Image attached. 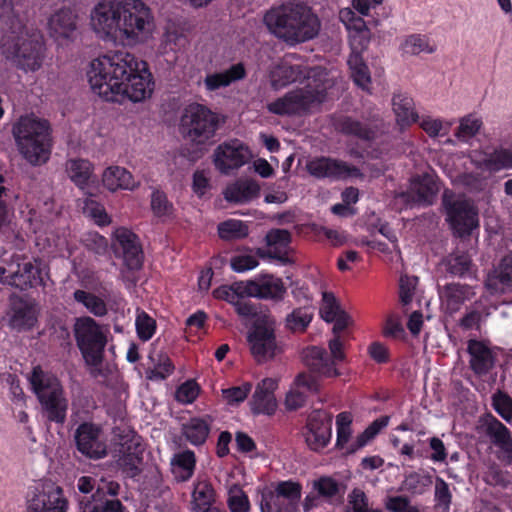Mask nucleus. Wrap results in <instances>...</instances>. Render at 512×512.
<instances>
[{
  "instance_id": "nucleus-1",
  "label": "nucleus",
  "mask_w": 512,
  "mask_h": 512,
  "mask_svg": "<svg viewBox=\"0 0 512 512\" xmlns=\"http://www.w3.org/2000/svg\"><path fill=\"white\" fill-rule=\"evenodd\" d=\"M91 89L106 101L140 102L149 98L154 83L144 61L128 52L103 55L91 61L87 71Z\"/></svg>"
},
{
  "instance_id": "nucleus-2",
  "label": "nucleus",
  "mask_w": 512,
  "mask_h": 512,
  "mask_svg": "<svg viewBox=\"0 0 512 512\" xmlns=\"http://www.w3.org/2000/svg\"><path fill=\"white\" fill-rule=\"evenodd\" d=\"M91 25L96 33L127 46L145 43L155 28L143 0H102L91 11Z\"/></svg>"
},
{
  "instance_id": "nucleus-3",
  "label": "nucleus",
  "mask_w": 512,
  "mask_h": 512,
  "mask_svg": "<svg viewBox=\"0 0 512 512\" xmlns=\"http://www.w3.org/2000/svg\"><path fill=\"white\" fill-rule=\"evenodd\" d=\"M263 21L270 33L292 46L314 39L321 30L319 17L300 3L274 6L265 13Z\"/></svg>"
},
{
  "instance_id": "nucleus-4",
  "label": "nucleus",
  "mask_w": 512,
  "mask_h": 512,
  "mask_svg": "<svg viewBox=\"0 0 512 512\" xmlns=\"http://www.w3.org/2000/svg\"><path fill=\"white\" fill-rule=\"evenodd\" d=\"M21 156L32 166L45 164L51 155L53 140L47 120L33 114L22 116L12 127Z\"/></svg>"
},
{
  "instance_id": "nucleus-5",
  "label": "nucleus",
  "mask_w": 512,
  "mask_h": 512,
  "mask_svg": "<svg viewBox=\"0 0 512 512\" xmlns=\"http://www.w3.org/2000/svg\"><path fill=\"white\" fill-rule=\"evenodd\" d=\"M1 40L2 53L16 68L24 72L40 69L44 57V42L40 32L22 25H8Z\"/></svg>"
},
{
  "instance_id": "nucleus-6",
  "label": "nucleus",
  "mask_w": 512,
  "mask_h": 512,
  "mask_svg": "<svg viewBox=\"0 0 512 512\" xmlns=\"http://www.w3.org/2000/svg\"><path fill=\"white\" fill-rule=\"evenodd\" d=\"M303 88L292 90L283 97L269 103L267 109L276 115H294L306 112L322 103L335 85V78L324 70L308 76Z\"/></svg>"
},
{
  "instance_id": "nucleus-7",
  "label": "nucleus",
  "mask_w": 512,
  "mask_h": 512,
  "mask_svg": "<svg viewBox=\"0 0 512 512\" xmlns=\"http://www.w3.org/2000/svg\"><path fill=\"white\" fill-rule=\"evenodd\" d=\"M33 393L47 422L63 425L67 418L69 401L59 378L41 366H35L28 376Z\"/></svg>"
},
{
  "instance_id": "nucleus-8",
  "label": "nucleus",
  "mask_w": 512,
  "mask_h": 512,
  "mask_svg": "<svg viewBox=\"0 0 512 512\" xmlns=\"http://www.w3.org/2000/svg\"><path fill=\"white\" fill-rule=\"evenodd\" d=\"M224 122L220 116L207 106L192 103L188 105L180 119V131L183 137L196 145H205L213 139Z\"/></svg>"
},
{
  "instance_id": "nucleus-9",
  "label": "nucleus",
  "mask_w": 512,
  "mask_h": 512,
  "mask_svg": "<svg viewBox=\"0 0 512 512\" xmlns=\"http://www.w3.org/2000/svg\"><path fill=\"white\" fill-rule=\"evenodd\" d=\"M73 333L85 362L91 366L100 365L107 344L108 327L90 316H81L75 319Z\"/></svg>"
},
{
  "instance_id": "nucleus-10",
  "label": "nucleus",
  "mask_w": 512,
  "mask_h": 512,
  "mask_svg": "<svg viewBox=\"0 0 512 512\" xmlns=\"http://www.w3.org/2000/svg\"><path fill=\"white\" fill-rule=\"evenodd\" d=\"M276 320L271 315L257 317L247 340L251 354L258 363L273 359L279 352L275 337Z\"/></svg>"
},
{
  "instance_id": "nucleus-11",
  "label": "nucleus",
  "mask_w": 512,
  "mask_h": 512,
  "mask_svg": "<svg viewBox=\"0 0 512 512\" xmlns=\"http://www.w3.org/2000/svg\"><path fill=\"white\" fill-rule=\"evenodd\" d=\"M251 158V150L239 139L225 141L219 144L213 152V163L222 174H229L231 171L239 169Z\"/></svg>"
},
{
  "instance_id": "nucleus-12",
  "label": "nucleus",
  "mask_w": 512,
  "mask_h": 512,
  "mask_svg": "<svg viewBox=\"0 0 512 512\" xmlns=\"http://www.w3.org/2000/svg\"><path fill=\"white\" fill-rule=\"evenodd\" d=\"M301 498V486L291 481L281 482L274 492L263 495L261 512H296Z\"/></svg>"
},
{
  "instance_id": "nucleus-13",
  "label": "nucleus",
  "mask_w": 512,
  "mask_h": 512,
  "mask_svg": "<svg viewBox=\"0 0 512 512\" xmlns=\"http://www.w3.org/2000/svg\"><path fill=\"white\" fill-rule=\"evenodd\" d=\"M448 221L459 236L468 235L478 225L477 212L465 199H451L447 192L443 195Z\"/></svg>"
},
{
  "instance_id": "nucleus-14",
  "label": "nucleus",
  "mask_w": 512,
  "mask_h": 512,
  "mask_svg": "<svg viewBox=\"0 0 512 512\" xmlns=\"http://www.w3.org/2000/svg\"><path fill=\"white\" fill-rule=\"evenodd\" d=\"M68 501L63 489L53 482H45L27 500V512H66Z\"/></svg>"
},
{
  "instance_id": "nucleus-15",
  "label": "nucleus",
  "mask_w": 512,
  "mask_h": 512,
  "mask_svg": "<svg viewBox=\"0 0 512 512\" xmlns=\"http://www.w3.org/2000/svg\"><path fill=\"white\" fill-rule=\"evenodd\" d=\"M120 485L115 481H102L92 495L93 501L85 496L79 500L81 512H123L124 507L118 499H107L106 496H117Z\"/></svg>"
},
{
  "instance_id": "nucleus-16",
  "label": "nucleus",
  "mask_w": 512,
  "mask_h": 512,
  "mask_svg": "<svg viewBox=\"0 0 512 512\" xmlns=\"http://www.w3.org/2000/svg\"><path fill=\"white\" fill-rule=\"evenodd\" d=\"M119 458L117 465L128 477H136L141 473L143 446L141 438L135 432L121 436L119 442Z\"/></svg>"
},
{
  "instance_id": "nucleus-17",
  "label": "nucleus",
  "mask_w": 512,
  "mask_h": 512,
  "mask_svg": "<svg viewBox=\"0 0 512 512\" xmlns=\"http://www.w3.org/2000/svg\"><path fill=\"white\" fill-rule=\"evenodd\" d=\"M75 441L80 453L90 459H101L107 455V445L102 430L93 423H82L75 431Z\"/></svg>"
},
{
  "instance_id": "nucleus-18",
  "label": "nucleus",
  "mask_w": 512,
  "mask_h": 512,
  "mask_svg": "<svg viewBox=\"0 0 512 512\" xmlns=\"http://www.w3.org/2000/svg\"><path fill=\"white\" fill-rule=\"evenodd\" d=\"M113 247L117 255H121L125 266L130 270H138L143 264V251L136 234L127 228L120 227L114 232Z\"/></svg>"
},
{
  "instance_id": "nucleus-19",
  "label": "nucleus",
  "mask_w": 512,
  "mask_h": 512,
  "mask_svg": "<svg viewBox=\"0 0 512 512\" xmlns=\"http://www.w3.org/2000/svg\"><path fill=\"white\" fill-rule=\"evenodd\" d=\"M332 414L325 410L313 411L307 423L305 441L313 451H319L327 446L332 435Z\"/></svg>"
},
{
  "instance_id": "nucleus-20",
  "label": "nucleus",
  "mask_w": 512,
  "mask_h": 512,
  "mask_svg": "<svg viewBox=\"0 0 512 512\" xmlns=\"http://www.w3.org/2000/svg\"><path fill=\"white\" fill-rule=\"evenodd\" d=\"M78 30V15L70 8L55 11L48 19V31L57 42L75 39Z\"/></svg>"
},
{
  "instance_id": "nucleus-21",
  "label": "nucleus",
  "mask_w": 512,
  "mask_h": 512,
  "mask_svg": "<svg viewBox=\"0 0 512 512\" xmlns=\"http://www.w3.org/2000/svg\"><path fill=\"white\" fill-rule=\"evenodd\" d=\"M481 431L504 453V460L512 465V437L509 429L496 417L488 415L482 420Z\"/></svg>"
},
{
  "instance_id": "nucleus-22",
  "label": "nucleus",
  "mask_w": 512,
  "mask_h": 512,
  "mask_svg": "<svg viewBox=\"0 0 512 512\" xmlns=\"http://www.w3.org/2000/svg\"><path fill=\"white\" fill-rule=\"evenodd\" d=\"M307 169L311 175L318 178L345 179L359 174L357 168L351 167L343 161L326 157L315 158L309 161Z\"/></svg>"
},
{
  "instance_id": "nucleus-23",
  "label": "nucleus",
  "mask_w": 512,
  "mask_h": 512,
  "mask_svg": "<svg viewBox=\"0 0 512 512\" xmlns=\"http://www.w3.org/2000/svg\"><path fill=\"white\" fill-rule=\"evenodd\" d=\"M469 367L478 377L487 375L495 366L496 355L484 342L471 339L467 342Z\"/></svg>"
},
{
  "instance_id": "nucleus-24",
  "label": "nucleus",
  "mask_w": 512,
  "mask_h": 512,
  "mask_svg": "<svg viewBox=\"0 0 512 512\" xmlns=\"http://www.w3.org/2000/svg\"><path fill=\"white\" fill-rule=\"evenodd\" d=\"M278 387V381L273 378H265L260 381L250 400V407L254 414L273 415L277 409V400L274 395Z\"/></svg>"
},
{
  "instance_id": "nucleus-25",
  "label": "nucleus",
  "mask_w": 512,
  "mask_h": 512,
  "mask_svg": "<svg viewBox=\"0 0 512 512\" xmlns=\"http://www.w3.org/2000/svg\"><path fill=\"white\" fill-rule=\"evenodd\" d=\"M439 191L438 184L434 177L429 174L415 177L410 184L409 190L403 194L408 201L419 205H431Z\"/></svg>"
},
{
  "instance_id": "nucleus-26",
  "label": "nucleus",
  "mask_w": 512,
  "mask_h": 512,
  "mask_svg": "<svg viewBox=\"0 0 512 512\" xmlns=\"http://www.w3.org/2000/svg\"><path fill=\"white\" fill-rule=\"evenodd\" d=\"M476 295L474 288L467 284H446L440 291L441 305L446 312H458L462 305Z\"/></svg>"
},
{
  "instance_id": "nucleus-27",
  "label": "nucleus",
  "mask_w": 512,
  "mask_h": 512,
  "mask_svg": "<svg viewBox=\"0 0 512 512\" xmlns=\"http://www.w3.org/2000/svg\"><path fill=\"white\" fill-rule=\"evenodd\" d=\"M302 360L313 372L325 377L339 376V371L333 367L326 350L318 346H310L303 350Z\"/></svg>"
},
{
  "instance_id": "nucleus-28",
  "label": "nucleus",
  "mask_w": 512,
  "mask_h": 512,
  "mask_svg": "<svg viewBox=\"0 0 512 512\" xmlns=\"http://www.w3.org/2000/svg\"><path fill=\"white\" fill-rule=\"evenodd\" d=\"M485 287L491 293L502 292L503 288H512V252L504 256L498 266L488 273Z\"/></svg>"
},
{
  "instance_id": "nucleus-29",
  "label": "nucleus",
  "mask_w": 512,
  "mask_h": 512,
  "mask_svg": "<svg viewBox=\"0 0 512 512\" xmlns=\"http://www.w3.org/2000/svg\"><path fill=\"white\" fill-rule=\"evenodd\" d=\"M216 501V492L211 482L202 476H198L194 483L191 495L190 508L192 512H203L213 506Z\"/></svg>"
},
{
  "instance_id": "nucleus-30",
  "label": "nucleus",
  "mask_w": 512,
  "mask_h": 512,
  "mask_svg": "<svg viewBox=\"0 0 512 512\" xmlns=\"http://www.w3.org/2000/svg\"><path fill=\"white\" fill-rule=\"evenodd\" d=\"M260 186L251 179H238L224 190V198L228 202L243 204L258 197Z\"/></svg>"
},
{
  "instance_id": "nucleus-31",
  "label": "nucleus",
  "mask_w": 512,
  "mask_h": 512,
  "mask_svg": "<svg viewBox=\"0 0 512 512\" xmlns=\"http://www.w3.org/2000/svg\"><path fill=\"white\" fill-rule=\"evenodd\" d=\"M474 163L478 168L490 173L509 169L512 168V151L495 149L492 152L479 153L478 157L474 159Z\"/></svg>"
},
{
  "instance_id": "nucleus-32",
  "label": "nucleus",
  "mask_w": 512,
  "mask_h": 512,
  "mask_svg": "<svg viewBox=\"0 0 512 512\" xmlns=\"http://www.w3.org/2000/svg\"><path fill=\"white\" fill-rule=\"evenodd\" d=\"M7 282L21 290L41 284L40 269L32 262L19 263L17 269L6 277Z\"/></svg>"
},
{
  "instance_id": "nucleus-33",
  "label": "nucleus",
  "mask_w": 512,
  "mask_h": 512,
  "mask_svg": "<svg viewBox=\"0 0 512 512\" xmlns=\"http://www.w3.org/2000/svg\"><path fill=\"white\" fill-rule=\"evenodd\" d=\"M187 44L188 38L183 27L170 23L166 26L165 32L162 35L159 50L164 55L173 53L175 57V54L184 49Z\"/></svg>"
},
{
  "instance_id": "nucleus-34",
  "label": "nucleus",
  "mask_w": 512,
  "mask_h": 512,
  "mask_svg": "<svg viewBox=\"0 0 512 512\" xmlns=\"http://www.w3.org/2000/svg\"><path fill=\"white\" fill-rule=\"evenodd\" d=\"M244 77L245 68L243 64L237 63L223 72L208 74L204 79V86L207 91L212 92L220 88L227 87L232 82L240 80Z\"/></svg>"
},
{
  "instance_id": "nucleus-35",
  "label": "nucleus",
  "mask_w": 512,
  "mask_h": 512,
  "mask_svg": "<svg viewBox=\"0 0 512 512\" xmlns=\"http://www.w3.org/2000/svg\"><path fill=\"white\" fill-rule=\"evenodd\" d=\"M397 124L406 127L418 120L413 99L405 93H395L392 98Z\"/></svg>"
},
{
  "instance_id": "nucleus-36",
  "label": "nucleus",
  "mask_w": 512,
  "mask_h": 512,
  "mask_svg": "<svg viewBox=\"0 0 512 512\" xmlns=\"http://www.w3.org/2000/svg\"><path fill=\"white\" fill-rule=\"evenodd\" d=\"M212 418L194 417L183 424L182 433L192 445L198 446L205 443L210 432Z\"/></svg>"
},
{
  "instance_id": "nucleus-37",
  "label": "nucleus",
  "mask_w": 512,
  "mask_h": 512,
  "mask_svg": "<svg viewBox=\"0 0 512 512\" xmlns=\"http://www.w3.org/2000/svg\"><path fill=\"white\" fill-rule=\"evenodd\" d=\"M195 466L196 457L191 450L175 453L171 459V471L178 482L189 480L194 473Z\"/></svg>"
},
{
  "instance_id": "nucleus-38",
  "label": "nucleus",
  "mask_w": 512,
  "mask_h": 512,
  "mask_svg": "<svg viewBox=\"0 0 512 512\" xmlns=\"http://www.w3.org/2000/svg\"><path fill=\"white\" fill-rule=\"evenodd\" d=\"M10 326L13 329L25 330L34 326L36 318L35 307L27 301L19 299L13 303Z\"/></svg>"
},
{
  "instance_id": "nucleus-39",
  "label": "nucleus",
  "mask_w": 512,
  "mask_h": 512,
  "mask_svg": "<svg viewBox=\"0 0 512 512\" xmlns=\"http://www.w3.org/2000/svg\"><path fill=\"white\" fill-rule=\"evenodd\" d=\"M104 186L110 191L132 189L135 186L132 174L122 167H109L103 173Z\"/></svg>"
},
{
  "instance_id": "nucleus-40",
  "label": "nucleus",
  "mask_w": 512,
  "mask_h": 512,
  "mask_svg": "<svg viewBox=\"0 0 512 512\" xmlns=\"http://www.w3.org/2000/svg\"><path fill=\"white\" fill-rule=\"evenodd\" d=\"M148 359L150 366L146 374L149 379H165L173 373L174 365L165 353L154 349L150 352Z\"/></svg>"
},
{
  "instance_id": "nucleus-41",
  "label": "nucleus",
  "mask_w": 512,
  "mask_h": 512,
  "mask_svg": "<svg viewBox=\"0 0 512 512\" xmlns=\"http://www.w3.org/2000/svg\"><path fill=\"white\" fill-rule=\"evenodd\" d=\"M301 74L300 66H292L287 63H281L274 66L270 71L271 86L275 89H281L288 84L298 80Z\"/></svg>"
},
{
  "instance_id": "nucleus-42",
  "label": "nucleus",
  "mask_w": 512,
  "mask_h": 512,
  "mask_svg": "<svg viewBox=\"0 0 512 512\" xmlns=\"http://www.w3.org/2000/svg\"><path fill=\"white\" fill-rule=\"evenodd\" d=\"M65 170L70 180L80 188H83L89 181L93 167L85 159H69L66 161Z\"/></svg>"
},
{
  "instance_id": "nucleus-43",
  "label": "nucleus",
  "mask_w": 512,
  "mask_h": 512,
  "mask_svg": "<svg viewBox=\"0 0 512 512\" xmlns=\"http://www.w3.org/2000/svg\"><path fill=\"white\" fill-rule=\"evenodd\" d=\"M73 298L96 317H103L108 313L106 302L93 293L78 289L73 293Z\"/></svg>"
},
{
  "instance_id": "nucleus-44",
  "label": "nucleus",
  "mask_w": 512,
  "mask_h": 512,
  "mask_svg": "<svg viewBox=\"0 0 512 512\" xmlns=\"http://www.w3.org/2000/svg\"><path fill=\"white\" fill-rule=\"evenodd\" d=\"M351 77L357 86L363 90H369L371 84L370 72L361 55L351 53L348 58Z\"/></svg>"
},
{
  "instance_id": "nucleus-45",
  "label": "nucleus",
  "mask_w": 512,
  "mask_h": 512,
  "mask_svg": "<svg viewBox=\"0 0 512 512\" xmlns=\"http://www.w3.org/2000/svg\"><path fill=\"white\" fill-rule=\"evenodd\" d=\"M400 48L409 55H418L422 52L432 54L436 51V46L430 42V39L421 34L407 36L401 43Z\"/></svg>"
},
{
  "instance_id": "nucleus-46",
  "label": "nucleus",
  "mask_w": 512,
  "mask_h": 512,
  "mask_svg": "<svg viewBox=\"0 0 512 512\" xmlns=\"http://www.w3.org/2000/svg\"><path fill=\"white\" fill-rule=\"evenodd\" d=\"M337 129L342 133L354 135L363 140H371L375 137L376 131L367 124L349 117L340 119L337 122Z\"/></svg>"
},
{
  "instance_id": "nucleus-47",
  "label": "nucleus",
  "mask_w": 512,
  "mask_h": 512,
  "mask_svg": "<svg viewBox=\"0 0 512 512\" xmlns=\"http://www.w3.org/2000/svg\"><path fill=\"white\" fill-rule=\"evenodd\" d=\"M259 298L281 300L286 293V288L280 278L273 275H265L259 279Z\"/></svg>"
},
{
  "instance_id": "nucleus-48",
  "label": "nucleus",
  "mask_w": 512,
  "mask_h": 512,
  "mask_svg": "<svg viewBox=\"0 0 512 512\" xmlns=\"http://www.w3.org/2000/svg\"><path fill=\"white\" fill-rule=\"evenodd\" d=\"M219 237L226 241L238 240L248 236V226L240 220H227L218 225Z\"/></svg>"
},
{
  "instance_id": "nucleus-49",
  "label": "nucleus",
  "mask_w": 512,
  "mask_h": 512,
  "mask_svg": "<svg viewBox=\"0 0 512 512\" xmlns=\"http://www.w3.org/2000/svg\"><path fill=\"white\" fill-rule=\"evenodd\" d=\"M446 271L455 277L471 274L472 261L467 254H452L445 260Z\"/></svg>"
},
{
  "instance_id": "nucleus-50",
  "label": "nucleus",
  "mask_w": 512,
  "mask_h": 512,
  "mask_svg": "<svg viewBox=\"0 0 512 512\" xmlns=\"http://www.w3.org/2000/svg\"><path fill=\"white\" fill-rule=\"evenodd\" d=\"M313 312L309 307L294 309L286 316V327L293 332H303L310 324Z\"/></svg>"
},
{
  "instance_id": "nucleus-51",
  "label": "nucleus",
  "mask_w": 512,
  "mask_h": 512,
  "mask_svg": "<svg viewBox=\"0 0 512 512\" xmlns=\"http://www.w3.org/2000/svg\"><path fill=\"white\" fill-rule=\"evenodd\" d=\"M227 505L231 512H249L250 503L239 485H233L228 491Z\"/></svg>"
},
{
  "instance_id": "nucleus-52",
  "label": "nucleus",
  "mask_w": 512,
  "mask_h": 512,
  "mask_svg": "<svg viewBox=\"0 0 512 512\" xmlns=\"http://www.w3.org/2000/svg\"><path fill=\"white\" fill-rule=\"evenodd\" d=\"M21 3V0H0V28L5 30V26L16 25L20 27V20L15 13V7Z\"/></svg>"
},
{
  "instance_id": "nucleus-53",
  "label": "nucleus",
  "mask_w": 512,
  "mask_h": 512,
  "mask_svg": "<svg viewBox=\"0 0 512 512\" xmlns=\"http://www.w3.org/2000/svg\"><path fill=\"white\" fill-rule=\"evenodd\" d=\"M492 406L506 422L512 424V398L507 393L499 390L493 394Z\"/></svg>"
},
{
  "instance_id": "nucleus-54",
  "label": "nucleus",
  "mask_w": 512,
  "mask_h": 512,
  "mask_svg": "<svg viewBox=\"0 0 512 512\" xmlns=\"http://www.w3.org/2000/svg\"><path fill=\"white\" fill-rule=\"evenodd\" d=\"M482 126L479 118L469 115L461 119L460 125L456 131V137L462 141H467L474 137Z\"/></svg>"
},
{
  "instance_id": "nucleus-55",
  "label": "nucleus",
  "mask_w": 512,
  "mask_h": 512,
  "mask_svg": "<svg viewBox=\"0 0 512 512\" xmlns=\"http://www.w3.org/2000/svg\"><path fill=\"white\" fill-rule=\"evenodd\" d=\"M435 500L436 506L441 509L442 512L449 511L452 494L448 484L440 477H437L435 482Z\"/></svg>"
},
{
  "instance_id": "nucleus-56",
  "label": "nucleus",
  "mask_w": 512,
  "mask_h": 512,
  "mask_svg": "<svg viewBox=\"0 0 512 512\" xmlns=\"http://www.w3.org/2000/svg\"><path fill=\"white\" fill-rule=\"evenodd\" d=\"M156 328V322L144 311L138 313L136 318V330L139 338L143 341L149 340Z\"/></svg>"
},
{
  "instance_id": "nucleus-57",
  "label": "nucleus",
  "mask_w": 512,
  "mask_h": 512,
  "mask_svg": "<svg viewBox=\"0 0 512 512\" xmlns=\"http://www.w3.org/2000/svg\"><path fill=\"white\" fill-rule=\"evenodd\" d=\"M432 484V477L417 472H412L404 480L405 488L413 493H422L426 487Z\"/></svg>"
},
{
  "instance_id": "nucleus-58",
  "label": "nucleus",
  "mask_w": 512,
  "mask_h": 512,
  "mask_svg": "<svg viewBox=\"0 0 512 512\" xmlns=\"http://www.w3.org/2000/svg\"><path fill=\"white\" fill-rule=\"evenodd\" d=\"M342 310L340 309L339 305L336 302V299L332 293L324 292L323 293V299H322V305L320 308V314L321 317L326 322H333L336 318V315H338Z\"/></svg>"
},
{
  "instance_id": "nucleus-59",
  "label": "nucleus",
  "mask_w": 512,
  "mask_h": 512,
  "mask_svg": "<svg viewBox=\"0 0 512 512\" xmlns=\"http://www.w3.org/2000/svg\"><path fill=\"white\" fill-rule=\"evenodd\" d=\"M151 209L157 217L168 216L172 213L173 206L167 196L161 191H154L151 195Z\"/></svg>"
},
{
  "instance_id": "nucleus-60",
  "label": "nucleus",
  "mask_w": 512,
  "mask_h": 512,
  "mask_svg": "<svg viewBox=\"0 0 512 512\" xmlns=\"http://www.w3.org/2000/svg\"><path fill=\"white\" fill-rule=\"evenodd\" d=\"M266 242L269 247L277 249L286 248L291 242V234L286 229H272L266 234Z\"/></svg>"
},
{
  "instance_id": "nucleus-61",
  "label": "nucleus",
  "mask_w": 512,
  "mask_h": 512,
  "mask_svg": "<svg viewBox=\"0 0 512 512\" xmlns=\"http://www.w3.org/2000/svg\"><path fill=\"white\" fill-rule=\"evenodd\" d=\"M83 210L85 214L93 218L99 225H106L110 222L104 207L92 199L85 200Z\"/></svg>"
},
{
  "instance_id": "nucleus-62",
  "label": "nucleus",
  "mask_w": 512,
  "mask_h": 512,
  "mask_svg": "<svg viewBox=\"0 0 512 512\" xmlns=\"http://www.w3.org/2000/svg\"><path fill=\"white\" fill-rule=\"evenodd\" d=\"M252 389V385L248 382L241 386H236L222 391L224 399L228 404H239L243 402Z\"/></svg>"
},
{
  "instance_id": "nucleus-63",
  "label": "nucleus",
  "mask_w": 512,
  "mask_h": 512,
  "mask_svg": "<svg viewBox=\"0 0 512 512\" xmlns=\"http://www.w3.org/2000/svg\"><path fill=\"white\" fill-rule=\"evenodd\" d=\"M199 387L196 382L190 380L183 383L175 393V398L183 404L192 403L198 396Z\"/></svg>"
},
{
  "instance_id": "nucleus-64",
  "label": "nucleus",
  "mask_w": 512,
  "mask_h": 512,
  "mask_svg": "<svg viewBox=\"0 0 512 512\" xmlns=\"http://www.w3.org/2000/svg\"><path fill=\"white\" fill-rule=\"evenodd\" d=\"M293 386L308 394L317 393L319 391V382L317 378L310 373H299L293 382Z\"/></svg>"
}]
</instances>
